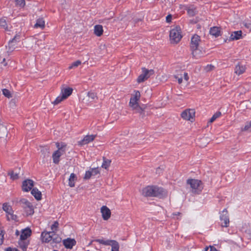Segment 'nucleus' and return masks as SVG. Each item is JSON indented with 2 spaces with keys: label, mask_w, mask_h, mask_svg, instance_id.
I'll list each match as a JSON object with an SVG mask.
<instances>
[{
  "label": "nucleus",
  "mask_w": 251,
  "mask_h": 251,
  "mask_svg": "<svg viewBox=\"0 0 251 251\" xmlns=\"http://www.w3.org/2000/svg\"><path fill=\"white\" fill-rule=\"evenodd\" d=\"M146 105L142 104V105L138 106L134 110H135L136 112L139 113L142 118H144L145 116V109L146 108Z\"/></svg>",
  "instance_id": "obj_23"
},
{
  "label": "nucleus",
  "mask_w": 251,
  "mask_h": 251,
  "mask_svg": "<svg viewBox=\"0 0 251 251\" xmlns=\"http://www.w3.org/2000/svg\"><path fill=\"white\" fill-rule=\"evenodd\" d=\"M16 4L21 7H23L25 5V0H16Z\"/></svg>",
  "instance_id": "obj_45"
},
{
  "label": "nucleus",
  "mask_w": 251,
  "mask_h": 251,
  "mask_svg": "<svg viewBox=\"0 0 251 251\" xmlns=\"http://www.w3.org/2000/svg\"><path fill=\"white\" fill-rule=\"evenodd\" d=\"M103 163L101 165V167L107 169L110 166L111 161V160L106 159L105 157H103Z\"/></svg>",
  "instance_id": "obj_34"
},
{
  "label": "nucleus",
  "mask_w": 251,
  "mask_h": 251,
  "mask_svg": "<svg viewBox=\"0 0 251 251\" xmlns=\"http://www.w3.org/2000/svg\"><path fill=\"white\" fill-rule=\"evenodd\" d=\"M191 50L192 51L193 57L195 58V59L200 58L203 56V53L199 48L191 49Z\"/></svg>",
  "instance_id": "obj_16"
},
{
  "label": "nucleus",
  "mask_w": 251,
  "mask_h": 251,
  "mask_svg": "<svg viewBox=\"0 0 251 251\" xmlns=\"http://www.w3.org/2000/svg\"><path fill=\"white\" fill-rule=\"evenodd\" d=\"M19 247L23 250V251H26L28 246L29 244V241L28 240H22L20 239L18 242Z\"/></svg>",
  "instance_id": "obj_19"
},
{
  "label": "nucleus",
  "mask_w": 251,
  "mask_h": 251,
  "mask_svg": "<svg viewBox=\"0 0 251 251\" xmlns=\"http://www.w3.org/2000/svg\"><path fill=\"white\" fill-rule=\"evenodd\" d=\"M13 249H12L11 247L7 248L5 249V251H13Z\"/></svg>",
  "instance_id": "obj_54"
},
{
  "label": "nucleus",
  "mask_w": 251,
  "mask_h": 251,
  "mask_svg": "<svg viewBox=\"0 0 251 251\" xmlns=\"http://www.w3.org/2000/svg\"><path fill=\"white\" fill-rule=\"evenodd\" d=\"M92 176H93V173L91 172V171H86L83 178L84 179H89Z\"/></svg>",
  "instance_id": "obj_48"
},
{
  "label": "nucleus",
  "mask_w": 251,
  "mask_h": 251,
  "mask_svg": "<svg viewBox=\"0 0 251 251\" xmlns=\"http://www.w3.org/2000/svg\"><path fill=\"white\" fill-rule=\"evenodd\" d=\"M31 230L28 228H25L22 231L20 239L27 240V238L31 235Z\"/></svg>",
  "instance_id": "obj_20"
},
{
  "label": "nucleus",
  "mask_w": 251,
  "mask_h": 251,
  "mask_svg": "<svg viewBox=\"0 0 251 251\" xmlns=\"http://www.w3.org/2000/svg\"><path fill=\"white\" fill-rule=\"evenodd\" d=\"M61 156L59 154V151H55L53 154H52V159H53V162L56 164H57L59 162V158Z\"/></svg>",
  "instance_id": "obj_32"
},
{
  "label": "nucleus",
  "mask_w": 251,
  "mask_h": 251,
  "mask_svg": "<svg viewBox=\"0 0 251 251\" xmlns=\"http://www.w3.org/2000/svg\"><path fill=\"white\" fill-rule=\"evenodd\" d=\"M63 243L66 248L71 249L73 248V246L75 245L76 242L74 239L68 238L64 240Z\"/></svg>",
  "instance_id": "obj_14"
},
{
  "label": "nucleus",
  "mask_w": 251,
  "mask_h": 251,
  "mask_svg": "<svg viewBox=\"0 0 251 251\" xmlns=\"http://www.w3.org/2000/svg\"><path fill=\"white\" fill-rule=\"evenodd\" d=\"M34 182L31 179H26L23 181L22 184L23 190L25 192H28L31 190L33 186Z\"/></svg>",
  "instance_id": "obj_13"
},
{
  "label": "nucleus",
  "mask_w": 251,
  "mask_h": 251,
  "mask_svg": "<svg viewBox=\"0 0 251 251\" xmlns=\"http://www.w3.org/2000/svg\"><path fill=\"white\" fill-rule=\"evenodd\" d=\"M142 74L139 75L137 79V81L139 83L145 81L154 74V71L152 69L148 70L145 68H142Z\"/></svg>",
  "instance_id": "obj_6"
},
{
  "label": "nucleus",
  "mask_w": 251,
  "mask_h": 251,
  "mask_svg": "<svg viewBox=\"0 0 251 251\" xmlns=\"http://www.w3.org/2000/svg\"><path fill=\"white\" fill-rule=\"evenodd\" d=\"M182 38L180 33V27H176L171 30L170 32V38L172 44H177L178 43Z\"/></svg>",
  "instance_id": "obj_3"
},
{
  "label": "nucleus",
  "mask_w": 251,
  "mask_h": 251,
  "mask_svg": "<svg viewBox=\"0 0 251 251\" xmlns=\"http://www.w3.org/2000/svg\"><path fill=\"white\" fill-rule=\"evenodd\" d=\"M13 251H20L18 250L17 249L14 248V249H13Z\"/></svg>",
  "instance_id": "obj_57"
},
{
  "label": "nucleus",
  "mask_w": 251,
  "mask_h": 251,
  "mask_svg": "<svg viewBox=\"0 0 251 251\" xmlns=\"http://www.w3.org/2000/svg\"><path fill=\"white\" fill-rule=\"evenodd\" d=\"M7 219L8 221L13 220L15 222L18 221V217L16 215L14 214V211H12L10 214L6 215Z\"/></svg>",
  "instance_id": "obj_36"
},
{
  "label": "nucleus",
  "mask_w": 251,
  "mask_h": 251,
  "mask_svg": "<svg viewBox=\"0 0 251 251\" xmlns=\"http://www.w3.org/2000/svg\"><path fill=\"white\" fill-rule=\"evenodd\" d=\"M187 183L190 185L191 192L195 195L200 194L203 188L202 181L198 179H188Z\"/></svg>",
  "instance_id": "obj_2"
},
{
  "label": "nucleus",
  "mask_w": 251,
  "mask_h": 251,
  "mask_svg": "<svg viewBox=\"0 0 251 251\" xmlns=\"http://www.w3.org/2000/svg\"><path fill=\"white\" fill-rule=\"evenodd\" d=\"M210 34L215 37H218L220 35L221 30L220 27L217 26H214L210 28Z\"/></svg>",
  "instance_id": "obj_27"
},
{
  "label": "nucleus",
  "mask_w": 251,
  "mask_h": 251,
  "mask_svg": "<svg viewBox=\"0 0 251 251\" xmlns=\"http://www.w3.org/2000/svg\"><path fill=\"white\" fill-rule=\"evenodd\" d=\"M56 232L51 231V241L55 243H60L61 241V238L59 236L58 234L55 233Z\"/></svg>",
  "instance_id": "obj_29"
},
{
  "label": "nucleus",
  "mask_w": 251,
  "mask_h": 251,
  "mask_svg": "<svg viewBox=\"0 0 251 251\" xmlns=\"http://www.w3.org/2000/svg\"><path fill=\"white\" fill-rule=\"evenodd\" d=\"M182 82V78H179L178 79V82L179 84H181Z\"/></svg>",
  "instance_id": "obj_55"
},
{
  "label": "nucleus",
  "mask_w": 251,
  "mask_h": 251,
  "mask_svg": "<svg viewBox=\"0 0 251 251\" xmlns=\"http://www.w3.org/2000/svg\"><path fill=\"white\" fill-rule=\"evenodd\" d=\"M31 193L37 200L39 201L41 200V192L40 191H39L37 188H33L31 190Z\"/></svg>",
  "instance_id": "obj_26"
},
{
  "label": "nucleus",
  "mask_w": 251,
  "mask_h": 251,
  "mask_svg": "<svg viewBox=\"0 0 251 251\" xmlns=\"http://www.w3.org/2000/svg\"><path fill=\"white\" fill-rule=\"evenodd\" d=\"M246 69V67L245 66L238 64L235 68V73L238 75H240L245 72Z\"/></svg>",
  "instance_id": "obj_21"
},
{
  "label": "nucleus",
  "mask_w": 251,
  "mask_h": 251,
  "mask_svg": "<svg viewBox=\"0 0 251 251\" xmlns=\"http://www.w3.org/2000/svg\"><path fill=\"white\" fill-rule=\"evenodd\" d=\"M142 194L144 197H158L162 198L167 196V192L163 188L156 186H148L142 190Z\"/></svg>",
  "instance_id": "obj_1"
},
{
  "label": "nucleus",
  "mask_w": 251,
  "mask_h": 251,
  "mask_svg": "<svg viewBox=\"0 0 251 251\" xmlns=\"http://www.w3.org/2000/svg\"><path fill=\"white\" fill-rule=\"evenodd\" d=\"M2 209L7 213V215L10 214L13 211L11 206L8 205L7 203H4L3 204Z\"/></svg>",
  "instance_id": "obj_35"
},
{
  "label": "nucleus",
  "mask_w": 251,
  "mask_h": 251,
  "mask_svg": "<svg viewBox=\"0 0 251 251\" xmlns=\"http://www.w3.org/2000/svg\"><path fill=\"white\" fill-rule=\"evenodd\" d=\"M51 231L43 232L41 234L42 241L46 243H49L51 241Z\"/></svg>",
  "instance_id": "obj_17"
},
{
  "label": "nucleus",
  "mask_w": 251,
  "mask_h": 251,
  "mask_svg": "<svg viewBox=\"0 0 251 251\" xmlns=\"http://www.w3.org/2000/svg\"><path fill=\"white\" fill-rule=\"evenodd\" d=\"M220 220L222 222L221 226L223 227L228 226L229 220L227 215L226 209H224L220 216Z\"/></svg>",
  "instance_id": "obj_9"
},
{
  "label": "nucleus",
  "mask_w": 251,
  "mask_h": 251,
  "mask_svg": "<svg viewBox=\"0 0 251 251\" xmlns=\"http://www.w3.org/2000/svg\"><path fill=\"white\" fill-rule=\"evenodd\" d=\"M19 231H18V230H17V231H16V234L17 235H19Z\"/></svg>",
  "instance_id": "obj_59"
},
{
  "label": "nucleus",
  "mask_w": 251,
  "mask_h": 251,
  "mask_svg": "<svg viewBox=\"0 0 251 251\" xmlns=\"http://www.w3.org/2000/svg\"><path fill=\"white\" fill-rule=\"evenodd\" d=\"M96 137V135H86L82 140L78 142V145L83 146L84 145L88 144L94 140Z\"/></svg>",
  "instance_id": "obj_12"
},
{
  "label": "nucleus",
  "mask_w": 251,
  "mask_h": 251,
  "mask_svg": "<svg viewBox=\"0 0 251 251\" xmlns=\"http://www.w3.org/2000/svg\"><path fill=\"white\" fill-rule=\"evenodd\" d=\"M196 8H189L187 9V12L190 16H194L196 13Z\"/></svg>",
  "instance_id": "obj_43"
},
{
  "label": "nucleus",
  "mask_w": 251,
  "mask_h": 251,
  "mask_svg": "<svg viewBox=\"0 0 251 251\" xmlns=\"http://www.w3.org/2000/svg\"><path fill=\"white\" fill-rule=\"evenodd\" d=\"M201 42L200 37L197 34L194 35L191 39L190 49L199 48V43Z\"/></svg>",
  "instance_id": "obj_10"
},
{
  "label": "nucleus",
  "mask_w": 251,
  "mask_h": 251,
  "mask_svg": "<svg viewBox=\"0 0 251 251\" xmlns=\"http://www.w3.org/2000/svg\"><path fill=\"white\" fill-rule=\"evenodd\" d=\"M87 96L90 99L89 100H93L95 99H98L96 93L93 92H89L87 94Z\"/></svg>",
  "instance_id": "obj_38"
},
{
  "label": "nucleus",
  "mask_w": 251,
  "mask_h": 251,
  "mask_svg": "<svg viewBox=\"0 0 251 251\" xmlns=\"http://www.w3.org/2000/svg\"><path fill=\"white\" fill-rule=\"evenodd\" d=\"M0 27L3 28L6 31L10 30L5 18H2L0 19Z\"/></svg>",
  "instance_id": "obj_31"
},
{
  "label": "nucleus",
  "mask_w": 251,
  "mask_h": 251,
  "mask_svg": "<svg viewBox=\"0 0 251 251\" xmlns=\"http://www.w3.org/2000/svg\"><path fill=\"white\" fill-rule=\"evenodd\" d=\"M184 78L186 81H187L189 79V76L188 75L187 73H184Z\"/></svg>",
  "instance_id": "obj_52"
},
{
  "label": "nucleus",
  "mask_w": 251,
  "mask_h": 251,
  "mask_svg": "<svg viewBox=\"0 0 251 251\" xmlns=\"http://www.w3.org/2000/svg\"><path fill=\"white\" fill-rule=\"evenodd\" d=\"M7 130L5 126L0 125V137L3 138L7 135Z\"/></svg>",
  "instance_id": "obj_33"
},
{
  "label": "nucleus",
  "mask_w": 251,
  "mask_h": 251,
  "mask_svg": "<svg viewBox=\"0 0 251 251\" xmlns=\"http://www.w3.org/2000/svg\"><path fill=\"white\" fill-rule=\"evenodd\" d=\"M100 212L104 220L107 221L110 218L111 212L106 206H102L100 208Z\"/></svg>",
  "instance_id": "obj_11"
},
{
  "label": "nucleus",
  "mask_w": 251,
  "mask_h": 251,
  "mask_svg": "<svg viewBox=\"0 0 251 251\" xmlns=\"http://www.w3.org/2000/svg\"><path fill=\"white\" fill-rule=\"evenodd\" d=\"M76 179V175L72 173L70 176V178L69 179V185L71 187H74L75 186V181Z\"/></svg>",
  "instance_id": "obj_30"
},
{
  "label": "nucleus",
  "mask_w": 251,
  "mask_h": 251,
  "mask_svg": "<svg viewBox=\"0 0 251 251\" xmlns=\"http://www.w3.org/2000/svg\"><path fill=\"white\" fill-rule=\"evenodd\" d=\"M195 115L194 109H187L184 110L181 114V118L184 120L192 121Z\"/></svg>",
  "instance_id": "obj_8"
},
{
  "label": "nucleus",
  "mask_w": 251,
  "mask_h": 251,
  "mask_svg": "<svg viewBox=\"0 0 251 251\" xmlns=\"http://www.w3.org/2000/svg\"><path fill=\"white\" fill-rule=\"evenodd\" d=\"M181 213L180 212H177L176 213L174 214V215H180Z\"/></svg>",
  "instance_id": "obj_56"
},
{
  "label": "nucleus",
  "mask_w": 251,
  "mask_h": 251,
  "mask_svg": "<svg viewBox=\"0 0 251 251\" xmlns=\"http://www.w3.org/2000/svg\"><path fill=\"white\" fill-rule=\"evenodd\" d=\"M5 59L3 58L2 60V61L1 62V63H3L4 62H5Z\"/></svg>",
  "instance_id": "obj_60"
},
{
  "label": "nucleus",
  "mask_w": 251,
  "mask_h": 251,
  "mask_svg": "<svg viewBox=\"0 0 251 251\" xmlns=\"http://www.w3.org/2000/svg\"><path fill=\"white\" fill-rule=\"evenodd\" d=\"M2 93L6 97L8 98L12 97L10 92L6 89H3L2 90Z\"/></svg>",
  "instance_id": "obj_44"
},
{
  "label": "nucleus",
  "mask_w": 251,
  "mask_h": 251,
  "mask_svg": "<svg viewBox=\"0 0 251 251\" xmlns=\"http://www.w3.org/2000/svg\"><path fill=\"white\" fill-rule=\"evenodd\" d=\"M172 16L171 14L168 15L166 18V22L167 23H170L171 22Z\"/></svg>",
  "instance_id": "obj_51"
},
{
  "label": "nucleus",
  "mask_w": 251,
  "mask_h": 251,
  "mask_svg": "<svg viewBox=\"0 0 251 251\" xmlns=\"http://www.w3.org/2000/svg\"><path fill=\"white\" fill-rule=\"evenodd\" d=\"M244 25L247 27L248 28H250L251 29V24L249 23V24H247V23H245L244 24Z\"/></svg>",
  "instance_id": "obj_53"
},
{
  "label": "nucleus",
  "mask_w": 251,
  "mask_h": 251,
  "mask_svg": "<svg viewBox=\"0 0 251 251\" xmlns=\"http://www.w3.org/2000/svg\"><path fill=\"white\" fill-rule=\"evenodd\" d=\"M81 64V62L79 60H77L74 63H73L71 65H70L69 67V69H72L73 67H77L78 65H79Z\"/></svg>",
  "instance_id": "obj_46"
},
{
  "label": "nucleus",
  "mask_w": 251,
  "mask_h": 251,
  "mask_svg": "<svg viewBox=\"0 0 251 251\" xmlns=\"http://www.w3.org/2000/svg\"><path fill=\"white\" fill-rule=\"evenodd\" d=\"M19 38L20 36L16 35L12 40L9 41L8 44V51H12L14 50L16 45L15 43L17 42V39H19Z\"/></svg>",
  "instance_id": "obj_18"
},
{
  "label": "nucleus",
  "mask_w": 251,
  "mask_h": 251,
  "mask_svg": "<svg viewBox=\"0 0 251 251\" xmlns=\"http://www.w3.org/2000/svg\"><path fill=\"white\" fill-rule=\"evenodd\" d=\"M210 67L212 68H214L213 66H211V65H210Z\"/></svg>",
  "instance_id": "obj_61"
},
{
  "label": "nucleus",
  "mask_w": 251,
  "mask_h": 251,
  "mask_svg": "<svg viewBox=\"0 0 251 251\" xmlns=\"http://www.w3.org/2000/svg\"><path fill=\"white\" fill-rule=\"evenodd\" d=\"M242 32L241 30L233 32L230 35V40H237L242 37Z\"/></svg>",
  "instance_id": "obj_25"
},
{
  "label": "nucleus",
  "mask_w": 251,
  "mask_h": 251,
  "mask_svg": "<svg viewBox=\"0 0 251 251\" xmlns=\"http://www.w3.org/2000/svg\"><path fill=\"white\" fill-rule=\"evenodd\" d=\"M34 27L40 28L41 29H43L45 27V21L43 18H39L37 20Z\"/></svg>",
  "instance_id": "obj_28"
},
{
  "label": "nucleus",
  "mask_w": 251,
  "mask_h": 251,
  "mask_svg": "<svg viewBox=\"0 0 251 251\" xmlns=\"http://www.w3.org/2000/svg\"><path fill=\"white\" fill-rule=\"evenodd\" d=\"M95 242H98L100 244L105 246H111V251H119L120 245L119 243L114 240H103L102 239H96Z\"/></svg>",
  "instance_id": "obj_4"
},
{
  "label": "nucleus",
  "mask_w": 251,
  "mask_h": 251,
  "mask_svg": "<svg viewBox=\"0 0 251 251\" xmlns=\"http://www.w3.org/2000/svg\"><path fill=\"white\" fill-rule=\"evenodd\" d=\"M4 235V231L0 229V245H1L3 242Z\"/></svg>",
  "instance_id": "obj_49"
},
{
  "label": "nucleus",
  "mask_w": 251,
  "mask_h": 251,
  "mask_svg": "<svg viewBox=\"0 0 251 251\" xmlns=\"http://www.w3.org/2000/svg\"><path fill=\"white\" fill-rule=\"evenodd\" d=\"M19 203L25 209L27 216L32 215L34 214L33 206L28 200L25 199H22L19 201Z\"/></svg>",
  "instance_id": "obj_5"
},
{
  "label": "nucleus",
  "mask_w": 251,
  "mask_h": 251,
  "mask_svg": "<svg viewBox=\"0 0 251 251\" xmlns=\"http://www.w3.org/2000/svg\"><path fill=\"white\" fill-rule=\"evenodd\" d=\"M91 172L93 173V176L96 175L100 173L98 168L92 169Z\"/></svg>",
  "instance_id": "obj_50"
},
{
  "label": "nucleus",
  "mask_w": 251,
  "mask_h": 251,
  "mask_svg": "<svg viewBox=\"0 0 251 251\" xmlns=\"http://www.w3.org/2000/svg\"><path fill=\"white\" fill-rule=\"evenodd\" d=\"M8 175L10 176V177L13 180L17 179L18 178V174L17 173H15L13 171H11L8 173Z\"/></svg>",
  "instance_id": "obj_42"
},
{
  "label": "nucleus",
  "mask_w": 251,
  "mask_h": 251,
  "mask_svg": "<svg viewBox=\"0 0 251 251\" xmlns=\"http://www.w3.org/2000/svg\"><path fill=\"white\" fill-rule=\"evenodd\" d=\"M103 30L101 25H97L94 26V34L98 37L102 35Z\"/></svg>",
  "instance_id": "obj_24"
},
{
  "label": "nucleus",
  "mask_w": 251,
  "mask_h": 251,
  "mask_svg": "<svg viewBox=\"0 0 251 251\" xmlns=\"http://www.w3.org/2000/svg\"><path fill=\"white\" fill-rule=\"evenodd\" d=\"M41 157H42L43 159V161H45V159L50 157V148L48 147H42L41 150Z\"/></svg>",
  "instance_id": "obj_15"
},
{
  "label": "nucleus",
  "mask_w": 251,
  "mask_h": 251,
  "mask_svg": "<svg viewBox=\"0 0 251 251\" xmlns=\"http://www.w3.org/2000/svg\"><path fill=\"white\" fill-rule=\"evenodd\" d=\"M134 93V94L131 97L129 103L132 110H134L140 106L138 101L141 97L140 93L139 91H135Z\"/></svg>",
  "instance_id": "obj_7"
},
{
  "label": "nucleus",
  "mask_w": 251,
  "mask_h": 251,
  "mask_svg": "<svg viewBox=\"0 0 251 251\" xmlns=\"http://www.w3.org/2000/svg\"><path fill=\"white\" fill-rule=\"evenodd\" d=\"M56 146L58 148V150L56 151H59V154L60 155H62V154H63L65 152L64 148L66 146H62L61 147H60L59 144L58 143H57Z\"/></svg>",
  "instance_id": "obj_39"
},
{
  "label": "nucleus",
  "mask_w": 251,
  "mask_h": 251,
  "mask_svg": "<svg viewBox=\"0 0 251 251\" xmlns=\"http://www.w3.org/2000/svg\"><path fill=\"white\" fill-rule=\"evenodd\" d=\"M159 171H160V168L159 167L157 169L156 172H158L159 173Z\"/></svg>",
  "instance_id": "obj_58"
},
{
  "label": "nucleus",
  "mask_w": 251,
  "mask_h": 251,
  "mask_svg": "<svg viewBox=\"0 0 251 251\" xmlns=\"http://www.w3.org/2000/svg\"><path fill=\"white\" fill-rule=\"evenodd\" d=\"M73 92V89L70 87L61 89V94L65 99L70 96Z\"/></svg>",
  "instance_id": "obj_22"
},
{
  "label": "nucleus",
  "mask_w": 251,
  "mask_h": 251,
  "mask_svg": "<svg viewBox=\"0 0 251 251\" xmlns=\"http://www.w3.org/2000/svg\"><path fill=\"white\" fill-rule=\"evenodd\" d=\"M221 112L220 111L216 112L210 119L209 122L210 123H213L217 118L221 116Z\"/></svg>",
  "instance_id": "obj_37"
},
{
  "label": "nucleus",
  "mask_w": 251,
  "mask_h": 251,
  "mask_svg": "<svg viewBox=\"0 0 251 251\" xmlns=\"http://www.w3.org/2000/svg\"><path fill=\"white\" fill-rule=\"evenodd\" d=\"M59 223L57 221L54 222L51 226V231L56 232L58 230Z\"/></svg>",
  "instance_id": "obj_40"
},
{
  "label": "nucleus",
  "mask_w": 251,
  "mask_h": 251,
  "mask_svg": "<svg viewBox=\"0 0 251 251\" xmlns=\"http://www.w3.org/2000/svg\"><path fill=\"white\" fill-rule=\"evenodd\" d=\"M242 130L244 131H251V121L249 123H247L244 128Z\"/></svg>",
  "instance_id": "obj_47"
},
{
  "label": "nucleus",
  "mask_w": 251,
  "mask_h": 251,
  "mask_svg": "<svg viewBox=\"0 0 251 251\" xmlns=\"http://www.w3.org/2000/svg\"><path fill=\"white\" fill-rule=\"evenodd\" d=\"M65 99L63 97V96H58V97L56 98L55 100L54 101H53L52 103L54 105H56V104H58V103H59L61 101H62V100H63Z\"/></svg>",
  "instance_id": "obj_41"
}]
</instances>
